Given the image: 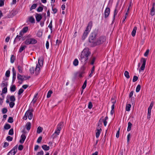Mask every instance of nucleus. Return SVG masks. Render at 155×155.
<instances>
[{
  "label": "nucleus",
  "mask_w": 155,
  "mask_h": 155,
  "mask_svg": "<svg viewBox=\"0 0 155 155\" xmlns=\"http://www.w3.org/2000/svg\"><path fill=\"white\" fill-rule=\"evenodd\" d=\"M91 53L88 48L84 49L81 53V62L85 64L88 59V57L90 55Z\"/></svg>",
  "instance_id": "1"
},
{
  "label": "nucleus",
  "mask_w": 155,
  "mask_h": 155,
  "mask_svg": "<svg viewBox=\"0 0 155 155\" xmlns=\"http://www.w3.org/2000/svg\"><path fill=\"white\" fill-rule=\"evenodd\" d=\"M43 58L42 56L40 57L38 59V64H37L35 73L36 74H38L40 72V67H42L43 65Z\"/></svg>",
  "instance_id": "2"
},
{
  "label": "nucleus",
  "mask_w": 155,
  "mask_h": 155,
  "mask_svg": "<svg viewBox=\"0 0 155 155\" xmlns=\"http://www.w3.org/2000/svg\"><path fill=\"white\" fill-rule=\"evenodd\" d=\"M63 123L62 122L59 124L57 126V129L55 130L54 133L53 134V138H54L57 137L60 133V130L63 127Z\"/></svg>",
  "instance_id": "3"
},
{
  "label": "nucleus",
  "mask_w": 155,
  "mask_h": 155,
  "mask_svg": "<svg viewBox=\"0 0 155 155\" xmlns=\"http://www.w3.org/2000/svg\"><path fill=\"white\" fill-rule=\"evenodd\" d=\"M92 22H90L88 23V25L86 28V29L84 32L83 36L82 37V39L83 40H84L87 36L88 33L90 32L91 29V28L92 25Z\"/></svg>",
  "instance_id": "4"
},
{
  "label": "nucleus",
  "mask_w": 155,
  "mask_h": 155,
  "mask_svg": "<svg viewBox=\"0 0 155 155\" xmlns=\"http://www.w3.org/2000/svg\"><path fill=\"white\" fill-rule=\"evenodd\" d=\"M33 110L32 109H30L28 110L25 113L23 118L24 120H26L27 117L29 120H31L33 117Z\"/></svg>",
  "instance_id": "5"
},
{
  "label": "nucleus",
  "mask_w": 155,
  "mask_h": 155,
  "mask_svg": "<svg viewBox=\"0 0 155 155\" xmlns=\"http://www.w3.org/2000/svg\"><path fill=\"white\" fill-rule=\"evenodd\" d=\"M37 41L34 38H30V36H28V38L24 42L25 44L27 45L36 44Z\"/></svg>",
  "instance_id": "6"
},
{
  "label": "nucleus",
  "mask_w": 155,
  "mask_h": 155,
  "mask_svg": "<svg viewBox=\"0 0 155 155\" xmlns=\"http://www.w3.org/2000/svg\"><path fill=\"white\" fill-rule=\"evenodd\" d=\"M106 40V38L104 36H101L97 38L95 42H94V46L102 44Z\"/></svg>",
  "instance_id": "7"
},
{
  "label": "nucleus",
  "mask_w": 155,
  "mask_h": 155,
  "mask_svg": "<svg viewBox=\"0 0 155 155\" xmlns=\"http://www.w3.org/2000/svg\"><path fill=\"white\" fill-rule=\"evenodd\" d=\"M97 37L95 33H92L91 34L89 38V41L90 43L92 44V45L94 46V42L96 41Z\"/></svg>",
  "instance_id": "8"
},
{
  "label": "nucleus",
  "mask_w": 155,
  "mask_h": 155,
  "mask_svg": "<svg viewBox=\"0 0 155 155\" xmlns=\"http://www.w3.org/2000/svg\"><path fill=\"white\" fill-rule=\"evenodd\" d=\"M140 61L142 63V64L139 70L140 72L141 71H143L145 68L146 59L145 58H142L141 59Z\"/></svg>",
  "instance_id": "9"
},
{
  "label": "nucleus",
  "mask_w": 155,
  "mask_h": 155,
  "mask_svg": "<svg viewBox=\"0 0 155 155\" xmlns=\"http://www.w3.org/2000/svg\"><path fill=\"white\" fill-rule=\"evenodd\" d=\"M17 146L14 147L13 149L10 151L7 155H14L17 151Z\"/></svg>",
  "instance_id": "10"
},
{
  "label": "nucleus",
  "mask_w": 155,
  "mask_h": 155,
  "mask_svg": "<svg viewBox=\"0 0 155 155\" xmlns=\"http://www.w3.org/2000/svg\"><path fill=\"white\" fill-rule=\"evenodd\" d=\"M110 9L109 8H106L104 12V17L105 18H107L110 14Z\"/></svg>",
  "instance_id": "11"
},
{
  "label": "nucleus",
  "mask_w": 155,
  "mask_h": 155,
  "mask_svg": "<svg viewBox=\"0 0 155 155\" xmlns=\"http://www.w3.org/2000/svg\"><path fill=\"white\" fill-rule=\"evenodd\" d=\"M26 138V137L25 135L24 134H22L21 136V139L20 140V143H23Z\"/></svg>",
  "instance_id": "12"
},
{
  "label": "nucleus",
  "mask_w": 155,
  "mask_h": 155,
  "mask_svg": "<svg viewBox=\"0 0 155 155\" xmlns=\"http://www.w3.org/2000/svg\"><path fill=\"white\" fill-rule=\"evenodd\" d=\"M24 33L22 31H21L19 33V35H17L16 37L15 38V40H16L19 38L18 40L19 41L20 38L22 37Z\"/></svg>",
  "instance_id": "13"
},
{
  "label": "nucleus",
  "mask_w": 155,
  "mask_h": 155,
  "mask_svg": "<svg viewBox=\"0 0 155 155\" xmlns=\"http://www.w3.org/2000/svg\"><path fill=\"white\" fill-rule=\"evenodd\" d=\"M35 18L36 21L39 22L42 19L41 15L40 14H37L35 15Z\"/></svg>",
  "instance_id": "14"
},
{
  "label": "nucleus",
  "mask_w": 155,
  "mask_h": 155,
  "mask_svg": "<svg viewBox=\"0 0 155 155\" xmlns=\"http://www.w3.org/2000/svg\"><path fill=\"white\" fill-rule=\"evenodd\" d=\"M4 99V95L3 94H0V104L2 105L3 102V100Z\"/></svg>",
  "instance_id": "15"
},
{
  "label": "nucleus",
  "mask_w": 155,
  "mask_h": 155,
  "mask_svg": "<svg viewBox=\"0 0 155 155\" xmlns=\"http://www.w3.org/2000/svg\"><path fill=\"white\" fill-rule=\"evenodd\" d=\"M137 29V27L136 26L134 28L133 30L131 32V35L132 36L134 37L135 36L136 32V30Z\"/></svg>",
  "instance_id": "16"
},
{
  "label": "nucleus",
  "mask_w": 155,
  "mask_h": 155,
  "mask_svg": "<svg viewBox=\"0 0 155 155\" xmlns=\"http://www.w3.org/2000/svg\"><path fill=\"white\" fill-rule=\"evenodd\" d=\"M25 127L27 130H29L31 129V123L30 122L27 123L25 125Z\"/></svg>",
  "instance_id": "17"
},
{
  "label": "nucleus",
  "mask_w": 155,
  "mask_h": 155,
  "mask_svg": "<svg viewBox=\"0 0 155 155\" xmlns=\"http://www.w3.org/2000/svg\"><path fill=\"white\" fill-rule=\"evenodd\" d=\"M97 131L96 133V137H97V138H98L100 136V135L101 132V128H100L99 129H97Z\"/></svg>",
  "instance_id": "18"
},
{
  "label": "nucleus",
  "mask_w": 155,
  "mask_h": 155,
  "mask_svg": "<svg viewBox=\"0 0 155 155\" xmlns=\"http://www.w3.org/2000/svg\"><path fill=\"white\" fill-rule=\"evenodd\" d=\"M150 15L152 16L154 15L155 14V9L154 7H152L150 13Z\"/></svg>",
  "instance_id": "19"
},
{
  "label": "nucleus",
  "mask_w": 155,
  "mask_h": 155,
  "mask_svg": "<svg viewBox=\"0 0 155 155\" xmlns=\"http://www.w3.org/2000/svg\"><path fill=\"white\" fill-rule=\"evenodd\" d=\"M42 149L45 150H48L49 149V147L47 146L46 145H44L42 146Z\"/></svg>",
  "instance_id": "20"
},
{
  "label": "nucleus",
  "mask_w": 155,
  "mask_h": 155,
  "mask_svg": "<svg viewBox=\"0 0 155 155\" xmlns=\"http://www.w3.org/2000/svg\"><path fill=\"white\" fill-rule=\"evenodd\" d=\"M28 20L31 23H34L35 22V19L32 16H30L28 18Z\"/></svg>",
  "instance_id": "21"
},
{
  "label": "nucleus",
  "mask_w": 155,
  "mask_h": 155,
  "mask_svg": "<svg viewBox=\"0 0 155 155\" xmlns=\"http://www.w3.org/2000/svg\"><path fill=\"white\" fill-rule=\"evenodd\" d=\"M128 127L127 129V130L128 131H129L131 130V128L132 126V124L130 122H129L128 123Z\"/></svg>",
  "instance_id": "22"
},
{
  "label": "nucleus",
  "mask_w": 155,
  "mask_h": 155,
  "mask_svg": "<svg viewBox=\"0 0 155 155\" xmlns=\"http://www.w3.org/2000/svg\"><path fill=\"white\" fill-rule=\"evenodd\" d=\"M131 104H127L126 106V110L128 111H129L130 110L131 107Z\"/></svg>",
  "instance_id": "23"
},
{
  "label": "nucleus",
  "mask_w": 155,
  "mask_h": 155,
  "mask_svg": "<svg viewBox=\"0 0 155 155\" xmlns=\"http://www.w3.org/2000/svg\"><path fill=\"white\" fill-rule=\"evenodd\" d=\"M17 78L19 80H23L24 79V76L21 75L19 74H17Z\"/></svg>",
  "instance_id": "24"
},
{
  "label": "nucleus",
  "mask_w": 155,
  "mask_h": 155,
  "mask_svg": "<svg viewBox=\"0 0 155 155\" xmlns=\"http://www.w3.org/2000/svg\"><path fill=\"white\" fill-rule=\"evenodd\" d=\"M73 64L75 66H77L78 64V61L77 59H75L74 60Z\"/></svg>",
  "instance_id": "25"
},
{
  "label": "nucleus",
  "mask_w": 155,
  "mask_h": 155,
  "mask_svg": "<svg viewBox=\"0 0 155 155\" xmlns=\"http://www.w3.org/2000/svg\"><path fill=\"white\" fill-rule=\"evenodd\" d=\"M11 128V126L8 124H6L4 126V128L5 130H8Z\"/></svg>",
  "instance_id": "26"
},
{
  "label": "nucleus",
  "mask_w": 155,
  "mask_h": 155,
  "mask_svg": "<svg viewBox=\"0 0 155 155\" xmlns=\"http://www.w3.org/2000/svg\"><path fill=\"white\" fill-rule=\"evenodd\" d=\"M42 130L43 128L41 127H38L37 130V133L40 134L42 132Z\"/></svg>",
  "instance_id": "27"
},
{
  "label": "nucleus",
  "mask_w": 155,
  "mask_h": 155,
  "mask_svg": "<svg viewBox=\"0 0 155 155\" xmlns=\"http://www.w3.org/2000/svg\"><path fill=\"white\" fill-rule=\"evenodd\" d=\"M26 47V46H21L19 49V52L20 53L21 52L25 49Z\"/></svg>",
  "instance_id": "28"
},
{
  "label": "nucleus",
  "mask_w": 155,
  "mask_h": 155,
  "mask_svg": "<svg viewBox=\"0 0 155 155\" xmlns=\"http://www.w3.org/2000/svg\"><path fill=\"white\" fill-rule=\"evenodd\" d=\"M16 90V87L15 85H12L10 87V91L12 92H14Z\"/></svg>",
  "instance_id": "29"
},
{
  "label": "nucleus",
  "mask_w": 155,
  "mask_h": 155,
  "mask_svg": "<svg viewBox=\"0 0 155 155\" xmlns=\"http://www.w3.org/2000/svg\"><path fill=\"white\" fill-rule=\"evenodd\" d=\"M151 109H148V114H147V118L149 119L150 118V116L151 113Z\"/></svg>",
  "instance_id": "30"
},
{
  "label": "nucleus",
  "mask_w": 155,
  "mask_h": 155,
  "mask_svg": "<svg viewBox=\"0 0 155 155\" xmlns=\"http://www.w3.org/2000/svg\"><path fill=\"white\" fill-rule=\"evenodd\" d=\"M124 75L127 78H130V76L129 75V73L127 71H125L124 72Z\"/></svg>",
  "instance_id": "31"
},
{
  "label": "nucleus",
  "mask_w": 155,
  "mask_h": 155,
  "mask_svg": "<svg viewBox=\"0 0 155 155\" xmlns=\"http://www.w3.org/2000/svg\"><path fill=\"white\" fill-rule=\"evenodd\" d=\"M28 28L27 27H25L22 30V31L25 33H26L28 31Z\"/></svg>",
  "instance_id": "32"
},
{
  "label": "nucleus",
  "mask_w": 155,
  "mask_h": 155,
  "mask_svg": "<svg viewBox=\"0 0 155 155\" xmlns=\"http://www.w3.org/2000/svg\"><path fill=\"white\" fill-rule=\"evenodd\" d=\"M13 119L12 117H9L8 120V123H12L13 122Z\"/></svg>",
  "instance_id": "33"
},
{
  "label": "nucleus",
  "mask_w": 155,
  "mask_h": 155,
  "mask_svg": "<svg viewBox=\"0 0 155 155\" xmlns=\"http://www.w3.org/2000/svg\"><path fill=\"white\" fill-rule=\"evenodd\" d=\"M10 99L11 101L12 102L15 101V99L14 96H11L10 97Z\"/></svg>",
  "instance_id": "34"
},
{
  "label": "nucleus",
  "mask_w": 155,
  "mask_h": 155,
  "mask_svg": "<svg viewBox=\"0 0 155 155\" xmlns=\"http://www.w3.org/2000/svg\"><path fill=\"white\" fill-rule=\"evenodd\" d=\"M52 93V91H51L50 90L48 92L47 94V97L49 98L51 97V94Z\"/></svg>",
  "instance_id": "35"
},
{
  "label": "nucleus",
  "mask_w": 155,
  "mask_h": 155,
  "mask_svg": "<svg viewBox=\"0 0 155 155\" xmlns=\"http://www.w3.org/2000/svg\"><path fill=\"white\" fill-rule=\"evenodd\" d=\"M94 66H93L91 69V72L89 74V77H91L93 73L94 72Z\"/></svg>",
  "instance_id": "36"
},
{
  "label": "nucleus",
  "mask_w": 155,
  "mask_h": 155,
  "mask_svg": "<svg viewBox=\"0 0 155 155\" xmlns=\"http://www.w3.org/2000/svg\"><path fill=\"white\" fill-rule=\"evenodd\" d=\"M140 88H141V86H140V85L139 84L138 85L137 87H136V92H138L140 89Z\"/></svg>",
  "instance_id": "37"
},
{
  "label": "nucleus",
  "mask_w": 155,
  "mask_h": 155,
  "mask_svg": "<svg viewBox=\"0 0 155 155\" xmlns=\"http://www.w3.org/2000/svg\"><path fill=\"white\" fill-rule=\"evenodd\" d=\"M37 6V4H33L30 8V10H32L33 9H35Z\"/></svg>",
  "instance_id": "38"
},
{
  "label": "nucleus",
  "mask_w": 155,
  "mask_h": 155,
  "mask_svg": "<svg viewBox=\"0 0 155 155\" xmlns=\"http://www.w3.org/2000/svg\"><path fill=\"white\" fill-rule=\"evenodd\" d=\"M17 68L18 69L19 72L20 73H22V67L20 66L19 65H18L17 66Z\"/></svg>",
  "instance_id": "39"
},
{
  "label": "nucleus",
  "mask_w": 155,
  "mask_h": 155,
  "mask_svg": "<svg viewBox=\"0 0 155 155\" xmlns=\"http://www.w3.org/2000/svg\"><path fill=\"white\" fill-rule=\"evenodd\" d=\"M7 88L6 87H4L2 90V94H5L7 93Z\"/></svg>",
  "instance_id": "40"
},
{
  "label": "nucleus",
  "mask_w": 155,
  "mask_h": 155,
  "mask_svg": "<svg viewBox=\"0 0 155 155\" xmlns=\"http://www.w3.org/2000/svg\"><path fill=\"white\" fill-rule=\"evenodd\" d=\"M29 70L31 74H33L35 72V68L33 67H31L30 68Z\"/></svg>",
  "instance_id": "41"
},
{
  "label": "nucleus",
  "mask_w": 155,
  "mask_h": 155,
  "mask_svg": "<svg viewBox=\"0 0 155 155\" xmlns=\"http://www.w3.org/2000/svg\"><path fill=\"white\" fill-rule=\"evenodd\" d=\"M13 129L12 128L10 129L8 132V134L10 135H12L13 134Z\"/></svg>",
  "instance_id": "42"
},
{
  "label": "nucleus",
  "mask_w": 155,
  "mask_h": 155,
  "mask_svg": "<svg viewBox=\"0 0 155 155\" xmlns=\"http://www.w3.org/2000/svg\"><path fill=\"white\" fill-rule=\"evenodd\" d=\"M15 59V58L14 56L13 55H12L10 58L11 62L12 63H13Z\"/></svg>",
  "instance_id": "43"
},
{
  "label": "nucleus",
  "mask_w": 155,
  "mask_h": 155,
  "mask_svg": "<svg viewBox=\"0 0 155 155\" xmlns=\"http://www.w3.org/2000/svg\"><path fill=\"white\" fill-rule=\"evenodd\" d=\"M10 71L9 70L7 71L5 73V76L7 77H8L10 76Z\"/></svg>",
  "instance_id": "44"
},
{
  "label": "nucleus",
  "mask_w": 155,
  "mask_h": 155,
  "mask_svg": "<svg viewBox=\"0 0 155 155\" xmlns=\"http://www.w3.org/2000/svg\"><path fill=\"white\" fill-rule=\"evenodd\" d=\"M131 137V136L130 134H129L127 136V143H129L130 139Z\"/></svg>",
  "instance_id": "45"
},
{
  "label": "nucleus",
  "mask_w": 155,
  "mask_h": 155,
  "mask_svg": "<svg viewBox=\"0 0 155 155\" xmlns=\"http://www.w3.org/2000/svg\"><path fill=\"white\" fill-rule=\"evenodd\" d=\"M23 91H24V90L22 89V88L20 89L18 91V94L19 95H20L22 93H23Z\"/></svg>",
  "instance_id": "46"
},
{
  "label": "nucleus",
  "mask_w": 155,
  "mask_h": 155,
  "mask_svg": "<svg viewBox=\"0 0 155 155\" xmlns=\"http://www.w3.org/2000/svg\"><path fill=\"white\" fill-rule=\"evenodd\" d=\"M13 138L10 136H8L6 138V140L8 141H11L12 140Z\"/></svg>",
  "instance_id": "47"
},
{
  "label": "nucleus",
  "mask_w": 155,
  "mask_h": 155,
  "mask_svg": "<svg viewBox=\"0 0 155 155\" xmlns=\"http://www.w3.org/2000/svg\"><path fill=\"white\" fill-rule=\"evenodd\" d=\"M15 105V103L13 102H11L9 103V106L11 108L13 107Z\"/></svg>",
  "instance_id": "48"
},
{
  "label": "nucleus",
  "mask_w": 155,
  "mask_h": 155,
  "mask_svg": "<svg viewBox=\"0 0 155 155\" xmlns=\"http://www.w3.org/2000/svg\"><path fill=\"white\" fill-rule=\"evenodd\" d=\"M138 78L137 76H134L133 77V82H135L138 80Z\"/></svg>",
  "instance_id": "49"
},
{
  "label": "nucleus",
  "mask_w": 155,
  "mask_h": 155,
  "mask_svg": "<svg viewBox=\"0 0 155 155\" xmlns=\"http://www.w3.org/2000/svg\"><path fill=\"white\" fill-rule=\"evenodd\" d=\"M4 0H0V7H2L4 5Z\"/></svg>",
  "instance_id": "50"
},
{
  "label": "nucleus",
  "mask_w": 155,
  "mask_h": 155,
  "mask_svg": "<svg viewBox=\"0 0 155 155\" xmlns=\"http://www.w3.org/2000/svg\"><path fill=\"white\" fill-rule=\"evenodd\" d=\"M131 99V103L132 104V105H134V97H131L130 98Z\"/></svg>",
  "instance_id": "51"
},
{
  "label": "nucleus",
  "mask_w": 155,
  "mask_h": 155,
  "mask_svg": "<svg viewBox=\"0 0 155 155\" xmlns=\"http://www.w3.org/2000/svg\"><path fill=\"white\" fill-rule=\"evenodd\" d=\"M42 139V137L41 136L39 137L37 140V142L38 143H40Z\"/></svg>",
  "instance_id": "52"
},
{
  "label": "nucleus",
  "mask_w": 155,
  "mask_h": 155,
  "mask_svg": "<svg viewBox=\"0 0 155 155\" xmlns=\"http://www.w3.org/2000/svg\"><path fill=\"white\" fill-rule=\"evenodd\" d=\"M149 49H147L146 51V52L144 54V56L145 57H147L148 54L149 53Z\"/></svg>",
  "instance_id": "53"
},
{
  "label": "nucleus",
  "mask_w": 155,
  "mask_h": 155,
  "mask_svg": "<svg viewBox=\"0 0 155 155\" xmlns=\"http://www.w3.org/2000/svg\"><path fill=\"white\" fill-rule=\"evenodd\" d=\"M44 152L42 150L40 151L39 152H38L36 155H43Z\"/></svg>",
  "instance_id": "54"
},
{
  "label": "nucleus",
  "mask_w": 155,
  "mask_h": 155,
  "mask_svg": "<svg viewBox=\"0 0 155 155\" xmlns=\"http://www.w3.org/2000/svg\"><path fill=\"white\" fill-rule=\"evenodd\" d=\"M43 9V8L42 7H39L38 9H37V11L38 12H41Z\"/></svg>",
  "instance_id": "55"
},
{
  "label": "nucleus",
  "mask_w": 155,
  "mask_h": 155,
  "mask_svg": "<svg viewBox=\"0 0 155 155\" xmlns=\"http://www.w3.org/2000/svg\"><path fill=\"white\" fill-rule=\"evenodd\" d=\"M7 111V110L6 108H3L2 110V113L3 114H5Z\"/></svg>",
  "instance_id": "56"
},
{
  "label": "nucleus",
  "mask_w": 155,
  "mask_h": 155,
  "mask_svg": "<svg viewBox=\"0 0 155 155\" xmlns=\"http://www.w3.org/2000/svg\"><path fill=\"white\" fill-rule=\"evenodd\" d=\"M92 107V104L91 102H90L89 103L88 105V108L89 109H91Z\"/></svg>",
  "instance_id": "57"
},
{
  "label": "nucleus",
  "mask_w": 155,
  "mask_h": 155,
  "mask_svg": "<svg viewBox=\"0 0 155 155\" xmlns=\"http://www.w3.org/2000/svg\"><path fill=\"white\" fill-rule=\"evenodd\" d=\"M120 128L119 129V130L117 131L116 134V137L117 138H118L119 136V134H120Z\"/></svg>",
  "instance_id": "58"
},
{
  "label": "nucleus",
  "mask_w": 155,
  "mask_h": 155,
  "mask_svg": "<svg viewBox=\"0 0 155 155\" xmlns=\"http://www.w3.org/2000/svg\"><path fill=\"white\" fill-rule=\"evenodd\" d=\"M52 21H51L48 27L51 30H52Z\"/></svg>",
  "instance_id": "59"
},
{
  "label": "nucleus",
  "mask_w": 155,
  "mask_h": 155,
  "mask_svg": "<svg viewBox=\"0 0 155 155\" xmlns=\"http://www.w3.org/2000/svg\"><path fill=\"white\" fill-rule=\"evenodd\" d=\"M23 147L21 145H20L19 146L18 149L19 150H22L23 149Z\"/></svg>",
  "instance_id": "60"
},
{
  "label": "nucleus",
  "mask_w": 155,
  "mask_h": 155,
  "mask_svg": "<svg viewBox=\"0 0 155 155\" xmlns=\"http://www.w3.org/2000/svg\"><path fill=\"white\" fill-rule=\"evenodd\" d=\"M37 35L39 37H41L42 36V32L40 31H38L37 34Z\"/></svg>",
  "instance_id": "61"
},
{
  "label": "nucleus",
  "mask_w": 155,
  "mask_h": 155,
  "mask_svg": "<svg viewBox=\"0 0 155 155\" xmlns=\"http://www.w3.org/2000/svg\"><path fill=\"white\" fill-rule=\"evenodd\" d=\"M8 145H9V143H8L7 142H5L4 143L3 147L4 148L8 146Z\"/></svg>",
  "instance_id": "62"
},
{
  "label": "nucleus",
  "mask_w": 155,
  "mask_h": 155,
  "mask_svg": "<svg viewBox=\"0 0 155 155\" xmlns=\"http://www.w3.org/2000/svg\"><path fill=\"white\" fill-rule=\"evenodd\" d=\"M95 61V58H92V60H91V64L93 65L94 64V61Z\"/></svg>",
  "instance_id": "63"
},
{
  "label": "nucleus",
  "mask_w": 155,
  "mask_h": 155,
  "mask_svg": "<svg viewBox=\"0 0 155 155\" xmlns=\"http://www.w3.org/2000/svg\"><path fill=\"white\" fill-rule=\"evenodd\" d=\"M7 85H8V84H7V82H4L2 83V86H5V87L7 86Z\"/></svg>",
  "instance_id": "64"
}]
</instances>
